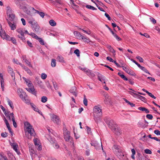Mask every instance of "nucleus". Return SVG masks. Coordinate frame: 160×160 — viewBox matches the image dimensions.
Wrapping results in <instances>:
<instances>
[{
  "instance_id": "obj_1",
  "label": "nucleus",
  "mask_w": 160,
  "mask_h": 160,
  "mask_svg": "<svg viewBox=\"0 0 160 160\" xmlns=\"http://www.w3.org/2000/svg\"><path fill=\"white\" fill-rule=\"evenodd\" d=\"M104 121L110 128L112 129H114L115 130L118 131V132L116 133L117 135L121 134V129L119 128H116L117 126L116 123L112 119L109 118H107L104 119Z\"/></svg>"
},
{
  "instance_id": "obj_2",
  "label": "nucleus",
  "mask_w": 160,
  "mask_h": 160,
  "mask_svg": "<svg viewBox=\"0 0 160 160\" xmlns=\"http://www.w3.org/2000/svg\"><path fill=\"white\" fill-rule=\"evenodd\" d=\"M22 90L19 88L18 89V93L19 97L22 100L25 102L26 103H29L30 102L29 100L28 99L27 95H26V93L22 92Z\"/></svg>"
},
{
  "instance_id": "obj_3",
  "label": "nucleus",
  "mask_w": 160,
  "mask_h": 160,
  "mask_svg": "<svg viewBox=\"0 0 160 160\" xmlns=\"http://www.w3.org/2000/svg\"><path fill=\"white\" fill-rule=\"evenodd\" d=\"M24 125L26 127V132L30 134L31 136H35V133L34 130L31 124L27 122L24 123Z\"/></svg>"
},
{
  "instance_id": "obj_4",
  "label": "nucleus",
  "mask_w": 160,
  "mask_h": 160,
  "mask_svg": "<svg viewBox=\"0 0 160 160\" xmlns=\"http://www.w3.org/2000/svg\"><path fill=\"white\" fill-rule=\"evenodd\" d=\"M91 144L92 146H93L97 149H100L101 147L103 150L102 142L100 141H99L98 142L97 141L92 140Z\"/></svg>"
},
{
  "instance_id": "obj_5",
  "label": "nucleus",
  "mask_w": 160,
  "mask_h": 160,
  "mask_svg": "<svg viewBox=\"0 0 160 160\" xmlns=\"http://www.w3.org/2000/svg\"><path fill=\"white\" fill-rule=\"evenodd\" d=\"M0 36L3 39H5L7 40H10V37L8 35H7L5 32L2 30L1 24H0Z\"/></svg>"
},
{
  "instance_id": "obj_6",
  "label": "nucleus",
  "mask_w": 160,
  "mask_h": 160,
  "mask_svg": "<svg viewBox=\"0 0 160 160\" xmlns=\"http://www.w3.org/2000/svg\"><path fill=\"white\" fill-rule=\"evenodd\" d=\"M16 4L20 9L25 10L27 9L28 5L24 2H17Z\"/></svg>"
},
{
  "instance_id": "obj_7",
  "label": "nucleus",
  "mask_w": 160,
  "mask_h": 160,
  "mask_svg": "<svg viewBox=\"0 0 160 160\" xmlns=\"http://www.w3.org/2000/svg\"><path fill=\"white\" fill-rule=\"evenodd\" d=\"M64 137L65 141L68 142L70 140H71L72 138L70 136V132L66 130L63 132Z\"/></svg>"
},
{
  "instance_id": "obj_8",
  "label": "nucleus",
  "mask_w": 160,
  "mask_h": 160,
  "mask_svg": "<svg viewBox=\"0 0 160 160\" xmlns=\"http://www.w3.org/2000/svg\"><path fill=\"white\" fill-rule=\"evenodd\" d=\"M79 68L85 72L87 75L90 77H93L95 76V74L91 72V71L90 70L87 68H82L80 67Z\"/></svg>"
},
{
  "instance_id": "obj_9",
  "label": "nucleus",
  "mask_w": 160,
  "mask_h": 160,
  "mask_svg": "<svg viewBox=\"0 0 160 160\" xmlns=\"http://www.w3.org/2000/svg\"><path fill=\"white\" fill-rule=\"evenodd\" d=\"M52 120L55 123L57 124H59L60 122V120L58 116L54 114L52 115L51 117Z\"/></svg>"
},
{
  "instance_id": "obj_10",
  "label": "nucleus",
  "mask_w": 160,
  "mask_h": 160,
  "mask_svg": "<svg viewBox=\"0 0 160 160\" xmlns=\"http://www.w3.org/2000/svg\"><path fill=\"white\" fill-rule=\"evenodd\" d=\"M93 110L94 113L99 114V116L102 115V109L98 106H95L93 108Z\"/></svg>"
},
{
  "instance_id": "obj_11",
  "label": "nucleus",
  "mask_w": 160,
  "mask_h": 160,
  "mask_svg": "<svg viewBox=\"0 0 160 160\" xmlns=\"http://www.w3.org/2000/svg\"><path fill=\"white\" fill-rule=\"evenodd\" d=\"M10 145L18 154H20V152L18 150V146L17 144L15 143H12L10 144Z\"/></svg>"
},
{
  "instance_id": "obj_12",
  "label": "nucleus",
  "mask_w": 160,
  "mask_h": 160,
  "mask_svg": "<svg viewBox=\"0 0 160 160\" xmlns=\"http://www.w3.org/2000/svg\"><path fill=\"white\" fill-rule=\"evenodd\" d=\"M112 148L115 154L122 150L120 146L116 144L113 145Z\"/></svg>"
},
{
  "instance_id": "obj_13",
  "label": "nucleus",
  "mask_w": 160,
  "mask_h": 160,
  "mask_svg": "<svg viewBox=\"0 0 160 160\" xmlns=\"http://www.w3.org/2000/svg\"><path fill=\"white\" fill-rule=\"evenodd\" d=\"M31 26L34 31L36 32H38L40 29V27L37 22H35L34 23L31 25Z\"/></svg>"
},
{
  "instance_id": "obj_14",
  "label": "nucleus",
  "mask_w": 160,
  "mask_h": 160,
  "mask_svg": "<svg viewBox=\"0 0 160 160\" xmlns=\"http://www.w3.org/2000/svg\"><path fill=\"white\" fill-rule=\"evenodd\" d=\"M25 89L29 92H31L33 94L36 96L37 92L35 91V89L34 88V87H32L31 88H26Z\"/></svg>"
},
{
  "instance_id": "obj_15",
  "label": "nucleus",
  "mask_w": 160,
  "mask_h": 160,
  "mask_svg": "<svg viewBox=\"0 0 160 160\" xmlns=\"http://www.w3.org/2000/svg\"><path fill=\"white\" fill-rule=\"evenodd\" d=\"M19 65L25 71H26L27 73L29 75L31 76L32 75V73L31 71L27 67L24 66L21 63H19Z\"/></svg>"
},
{
  "instance_id": "obj_16",
  "label": "nucleus",
  "mask_w": 160,
  "mask_h": 160,
  "mask_svg": "<svg viewBox=\"0 0 160 160\" xmlns=\"http://www.w3.org/2000/svg\"><path fill=\"white\" fill-rule=\"evenodd\" d=\"M116 155L120 159H122L123 157L125 158H126V156H124L123 153L122 152V150H121L116 153H115Z\"/></svg>"
},
{
  "instance_id": "obj_17",
  "label": "nucleus",
  "mask_w": 160,
  "mask_h": 160,
  "mask_svg": "<svg viewBox=\"0 0 160 160\" xmlns=\"http://www.w3.org/2000/svg\"><path fill=\"white\" fill-rule=\"evenodd\" d=\"M7 21L9 27L11 28L12 30H14L16 28V25L15 23L13 22L12 23L8 20L7 19Z\"/></svg>"
},
{
  "instance_id": "obj_18",
  "label": "nucleus",
  "mask_w": 160,
  "mask_h": 160,
  "mask_svg": "<svg viewBox=\"0 0 160 160\" xmlns=\"http://www.w3.org/2000/svg\"><path fill=\"white\" fill-rule=\"evenodd\" d=\"M8 72L11 74L12 77V79L13 80L15 79V74L14 73L13 71V69L10 67H8Z\"/></svg>"
},
{
  "instance_id": "obj_19",
  "label": "nucleus",
  "mask_w": 160,
  "mask_h": 160,
  "mask_svg": "<svg viewBox=\"0 0 160 160\" xmlns=\"http://www.w3.org/2000/svg\"><path fill=\"white\" fill-rule=\"evenodd\" d=\"M31 105L32 106V108L34 111L38 112L40 115H42V112L40 111L39 109L38 108H37L33 104H31Z\"/></svg>"
},
{
  "instance_id": "obj_20",
  "label": "nucleus",
  "mask_w": 160,
  "mask_h": 160,
  "mask_svg": "<svg viewBox=\"0 0 160 160\" xmlns=\"http://www.w3.org/2000/svg\"><path fill=\"white\" fill-rule=\"evenodd\" d=\"M74 34L76 37L78 39H82V37L83 36L82 35L80 32H78L77 31H75L74 32Z\"/></svg>"
},
{
  "instance_id": "obj_21",
  "label": "nucleus",
  "mask_w": 160,
  "mask_h": 160,
  "mask_svg": "<svg viewBox=\"0 0 160 160\" xmlns=\"http://www.w3.org/2000/svg\"><path fill=\"white\" fill-rule=\"evenodd\" d=\"M138 109L139 110L144 112L146 113H148L149 112V111L145 107H139L138 108Z\"/></svg>"
},
{
  "instance_id": "obj_22",
  "label": "nucleus",
  "mask_w": 160,
  "mask_h": 160,
  "mask_svg": "<svg viewBox=\"0 0 160 160\" xmlns=\"http://www.w3.org/2000/svg\"><path fill=\"white\" fill-rule=\"evenodd\" d=\"M76 88L75 87H72L70 90V92L72 93L75 97L77 96V94L76 92Z\"/></svg>"
},
{
  "instance_id": "obj_23",
  "label": "nucleus",
  "mask_w": 160,
  "mask_h": 160,
  "mask_svg": "<svg viewBox=\"0 0 160 160\" xmlns=\"http://www.w3.org/2000/svg\"><path fill=\"white\" fill-rule=\"evenodd\" d=\"M9 15V21H10L11 22L13 21L14 19L15 18V15L14 14L12 13L8 15Z\"/></svg>"
},
{
  "instance_id": "obj_24",
  "label": "nucleus",
  "mask_w": 160,
  "mask_h": 160,
  "mask_svg": "<svg viewBox=\"0 0 160 160\" xmlns=\"http://www.w3.org/2000/svg\"><path fill=\"white\" fill-rule=\"evenodd\" d=\"M57 60L61 62H64V58L63 57L61 56H58L57 58Z\"/></svg>"
},
{
  "instance_id": "obj_25",
  "label": "nucleus",
  "mask_w": 160,
  "mask_h": 160,
  "mask_svg": "<svg viewBox=\"0 0 160 160\" xmlns=\"http://www.w3.org/2000/svg\"><path fill=\"white\" fill-rule=\"evenodd\" d=\"M137 160H145V158L140 153H138V154L137 157Z\"/></svg>"
},
{
  "instance_id": "obj_26",
  "label": "nucleus",
  "mask_w": 160,
  "mask_h": 160,
  "mask_svg": "<svg viewBox=\"0 0 160 160\" xmlns=\"http://www.w3.org/2000/svg\"><path fill=\"white\" fill-rule=\"evenodd\" d=\"M118 75L122 79L124 80H128V78L121 72H119L118 73Z\"/></svg>"
},
{
  "instance_id": "obj_27",
  "label": "nucleus",
  "mask_w": 160,
  "mask_h": 160,
  "mask_svg": "<svg viewBox=\"0 0 160 160\" xmlns=\"http://www.w3.org/2000/svg\"><path fill=\"white\" fill-rule=\"evenodd\" d=\"M28 23L31 25H32L35 22H36L34 19L32 18H29L28 19Z\"/></svg>"
},
{
  "instance_id": "obj_28",
  "label": "nucleus",
  "mask_w": 160,
  "mask_h": 160,
  "mask_svg": "<svg viewBox=\"0 0 160 160\" xmlns=\"http://www.w3.org/2000/svg\"><path fill=\"white\" fill-rule=\"evenodd\" d=\"M82 39L84 40V42L87 43H89V42H91V41L89 38H86L83 36L82 37Z\"/></svg>"
},
{
  "instance_id": "obj_29",
  "label": "nucleus",
  "mask_w": 160,
  "mask_h": 160,
  "mask_svg": "<svg viewBox=\"0 0 160 160\" xmlns=\"http://www.w3.org/2000/svg\"><path fill=\"white\" fill-rule=\"evenodd\" d=\"M56 62L55 59H52L51 61V66L52 67H55L56 66Z\"/></svg>"
},
{
  "instance_id": "obj_30",
  "label": "nucleus",
  "mask_w": 160,
  "mask_h": 160,
  "mask_svg": "<svg viewBox=\"0 0 160 160\" xmlns=\"http://www.w3.org/2000/svg\"><path fill=\"white\" fill-rule=\"evenodd\" d=\"M48 139L49 141L51 143L53 144H54V143H56V141L54 139V138H52L50 137Z\"/></svg>"
},
{
  "instance_id": "obj_31",
  "label": "nucleus",
  "mask_w": 160,
  "mask_h": 160,
  "mask_svg": "<svg viewBox=\"0 0 160 160\" xmlns=\"http://www.w3.org/2000/svg\"><path fill=\"white\" fill-rule=\"evenodd\" d=\"M35 11L42 18H43L44 17L45 14L43 12H39V11L37 10H35Z\"/></svg>"
},
{
  "instance_id": "obj_32",
  "label": "nucleus",
  "mask_w": 160,
  "mask_h": 160,
  "mask_svg": "<svg viewBox=\"0 0 160 160\" xmlns=\"http://www.w3.org/2000/svg\"><path fill=\"white\" fill-rule=\"evenodd\" d=\"M49 23L52 26H55L56 25V23L52 19L49 21Z\"/></svg>"
},
{
  "instance_id": "obj_33",
  "label": "nucleus",
  "mask_w": 160,
  "mask_h": 160,
  "mask_svg": "<svg viewBox=\"0 0 160 160\" xmlns=\"http://www.w3.org/2000/svg\"><path fill=\"white\" fill-rule=\"evenodd\" d=\"M127 73L132 76H135L136 75L134 71L131 69H129Z\"/></svg>"
},
{
  "instance_id": "obj_34",
  "label": "nucleus",
  "mask_w": 160,
  "mask_h": 160,
  "mask_svg": "<svg viewBox=\"0 0 160 160\" xmlns=\"http://www.w3.org/2000/svg\"><path fill=\"white\" fill-rule=\"evenodd\" d=\"M7 12L8 15L12 13L11 9L9 7H7Z\"/></svg>"
},
{
  "instance_id": "obj_35",
  "label": "nucleus",
  "mask_w": 160,
  "mask_h": 160,
  "mask_svg": "<svg viewBox=\"0 0 160 160\" xmlns=\"http://www.w3.org/2000/svg\"><path fill=\"white\" fill-rule=\"evenodd\" d=\"M18 37L20 38L21 39L23 42H25V38L24 37V35H18Z\"/></svg>"
},
{
  "instance_id": "obj_36",
  "label": "nucleus",
  "mask_w": 160,
  "mask_h": 160,
  "mask_svg": "<svg viewBox=\"0 0 160 160\" xmlns=\"http://www.w3.org/2000/svg\"><path fill=\"white\" fill-rule=\"evenodd\" d=\"M7 101L8 103V104L9 105V106L10 107L12 108L13 109L14 108L12 102V101L9 100V99L8 98L7 99Z\"/></svg>"
},
{
  "instance_id": "obj_37",
  "label": "nucleus",
  "mask_w": 160,
  "mask_h": 160,
  "mask_svg": "<svg viewBox=\"0 0 160 160\" xmlns=\"http://www.w3.org/2000/svg\"><path fill=\"white\" fill-rule=\"evenodd\" d=\"M131 151L132 152V154L131 155V158L133 159H134L135 158V157H134V155L136 153V152L134 148H132L131 149Z\"/></svg>"
},
{
  "instance_id": "obj_38",
  "label": "nucleus",
  "mask_w": 160,
  "mask_h": 160,
  "mask_svg": "<svg viewBox=\"0 0 160 160\" xmlns=\"http://www.w3.org/2000/svg\"><path fill=\"white\" fill-rule=\"evenodd\" d=\"M86 7L88 9H91L93 10H97V8H94V7H93L91 5H87L86 6Z\"/></svg>"
},
{
  "instance_id": "obj_39",
  "label": "nucleus",
  "mask_w": 160,
  "mask_h": 160,
  "mask_svg": "<svg viewBox=\"0 0 160 160\" xmlns=\"http://www.w3.org/2000/svg\"><path fill=\"white\" fill-rule=\"evenodd\" d=\"M17 31L20 34V35H24V32L23 30L21 28H19L17 30Z\"/></svg>"
},
{
  "instance_id": "obj_40",
  "label": "nucleus",
  "mask_w": 160,
  "mask_h": 160,
  "mask_svg": "<svg viewBox=\"0 0 160 160\" xmlns=\"http://www.w3.org/2000/svg\"><path fill=\"white\" fill-rule=\"evenodd\" d=\"M121 67L122 68L123 70L127 72L128 70H129V68L128 67H124V66H123V64H122Z\"/></svg>"
},
{
  "instance_id": "obj_41",
  "label": "nucleus",
  "mask_w": 160,
  "mask_h": 160,
  "mask_svg": "<svg viewBox=\"0 0 160 160\" xmlns=\"http://www.w3.org/2000/svg\"><path fill=\"white\" fill-rule=\"evenodd\" d=\"M48 100L46 96H43L41 98V101L43 103L46 102Z\"/></svg>"
},
{
  "instance_id": "obj_42",
  "label": "nucleus",
  "mask_w": 160,
  "mask_h": 160,
  "mask_svg": "<svg viewBox=\"0 0 160 160\" xmlns=\"http://www.w3.org/2000/svg\"><path fill=\"white\" fill-rule=\"evenodd\" d=\"M83 102L85 106H87L88 105V100L86 98L85 95L84 96Z\"/></svg>"
},
{
  "instance_id": "obj_43",
  "label": "nucleus",
  "mask_w": 160,
  "mask_h": 160,
  "mask_svg": "<svg viewBox=\"0 0 160 160\" xmlns=\"http://www.w3.org/2000/svg\"><path fill=\"white\" fill-rule=\"evenodd\" d=\"M79 29L80 30H82L84 32L86 33H87L88 35H90L91 34V31L89 29H88V31H86V30H84V29H82L81 28H80Z\"/></svg>"
},
{
  "instance_id": "obj_44",
  "label": "nucleus",
  "mask_w": 160,
  "mask_h": 160,
  "mask_svg": "<svg viewBox=\"0 0 160 160\" xmlns=\"http://www.w3.org/2000/svg\"><path fill=\"white\" fill-rule=\"evenodd\" d=\"M74 53L76 54L78 57L80 56V51L79 49H76L74 51Z\"/></svg>"
},
{
  "instance_id": "obj_45",
  "label": "nucleus",
  "mask_w": 160,
  "mask_h": 160,
  "mask_svg": "<svg viewBox=\"0 0 160 160\" xmlns=\"http://www.w3.org/2000/svg\"><path fill=\"white\" fill-rule=\"evenodd\" d=\"M29 35L31 36L32 38L36 39H37V38H38V36L33 33L31 32L30 34Z\"/></svg>"
},
{
  "instance_id": "obj_46",
  "label": "nucleus",
  "mask_w": 160,
  "mask_h": 160,
  "mask_svg": "<svg viewBox=\"0 0 160 160\" xmlns=\"http://www.w3.org/2000/svg\"><path fill=\"white\" fill-rule=\"evenodd\" d=\"M37 39H38V40L39 42L42 45H44V42L42 39L40 38H37Z\"/></svg>"
},
{
  "instance_id": "obj_47",
  "label": "nucleus",
  "mask_w": 160,
  "mask_h": 160,
  "mask_svg": "<svg viewBox=\"0 0 160 160\" xmlns=\"http://www.w3.org/2000/svg\"><path fill=\"white\" fill-rule=\"evenodd\" d=\"M8 134L6 132H2L1 134V136L2 137L5 138L8 137Z\"/></svg>"
},
{
  "instance_id": "obj_48",
  "label": "nucleus",
  "mask_w": 160,
  "mask_h": 160,
  "mask_svg": "<svg viewBox=\"0 0 160 160\" xmlns=\"http://www.w3.org/2000/svg\"><path fill=\"white\" fill-rule=\"evenodd\" d=\"M136 58L138 59L140 62H143V58L139 56H137L136 57Z\"/></svg>"
},
{
  "instance_id": "obj_49",
  "label": "nucleus",
  "mask_w": 160,
  "mask_h": 160,
  "mask_svg": "<svg viewBox=\"0 0 160 160\" xmlns=\"http://www.w3.org/2000/svg\"><path fill=\"white\" fill-rule=\"evenodd\" d=\"M144 152L146 154H151L152 153L151 151L148 149H145Z\"/></svg>"
},
{
  "instance_id": "obj_50",
  "label": "nucleus",
  "mask_w": 160,
  "mask_h": 160,
  "mask_svg": "<svg viewBox=\"0 0 160 160\" xmlns=\"http://www.w3.org/2000/svg\"><path fill=\"white\" fill-rule=\"evenodd\" d=\"M138 99H139L140 100H141L142 101L144 102L145 101H146V99L144 97H142L141 96H140L139 95V96H138Z\"/></svg>"
},
{
  "instance_id": "obj_51",
  "label": "nucleus",
  "mask_w": 160,
  "mask_h": 160,
  "mask_svg": "<svg viewBox=\"0 0 160 160\" xmlns=\"http://www.w3.org/2000/svg\"><path fill=\"white\" fill-rule=\"evenodd\" d=\"M25 62L27 64L29 67H31V68L32 67V65H31V62H29L28 60H26Z\"/></svg>"
},
{
  "instance_id": "obj_52",
  "label": "nucleus",
  "mask_w": 160,
  "mask_h": 160,
  "mask_svg": "<svg viewBox=\"0 0 160 160\" xmlns=\"http://www.w3.org/2000/svg\"><path fill=\"white\" fill-rule=\"evenodd\" d=\"M141 69H142L143 71H144L146 73H147L149 74H150V73L144 67H142Z\"/></svg>"
},
{
  "instance_id": "obj_53",
  "label": "nucleus",
  "mask_w": 160,
  "mask_h": 160,
  "mask_svg": "<svg viewBox=\"0 0 160 160\" xmlns=\"http://www.w3.org/2000/svg\"><path fill=\"white\" fill-rule=\"evenodd\" d=\"M31 148H30V147H29L30 154L31 155H33L34 154V152L33 150L32 149V146H31Z\"/></svg>"
},
{
  "instance_id": "obj_54",
  "label": "nucleus",
  "mask_w": 160,
  "mask_h": 160,
  "mask_svg": "<svg viewBox=\"0 0 160 160\" xmlns=\"http://www.w3.org/2000/svg\"><path fill=\"white\" fill-rule=\"evenodd\" d=\"M10 40H11L12 42L14 44H16L17 43L16 40L15 38L14 37H12L11 38Z\"/></svg>"
},
{
  "instance_id": "obj_55",
  "label": "nucleus",
  "mask_w": 160,
  "mask_h": 160,
  "mask_svg": "<svg viewBox=\"0 0 160 160\" xmlns=\"http://www.w3.org/2000/svg\"><path fill=\"white\" fill-rule=\"evenodd\" d=\"M147 118L151 120L153 118V116L152 115L150 114H148L146 116Z\"/></svg>"
},
{
  "instance_id": "obj_56",
  "label": "nucleus",
  "mask_w": 160,
  "mask_h": 160,
  "mask_svg": "<svg viewBox=\"0 0 160 160\" xmlns=\"http://www.w3.org/2000/svg\"><path fill=\"white\" fill-rule=\"evenodd\" d=\"M47 77V75L44 73H42L41 74V78L43 79H45Z\"/></svg>"
},
{
  "instance_id": "obj_57",
  "label": "nucleus",
  "mask_w": 160,
  "mask_h": 160,
  "mask_svg": "<svg viewBox=\"0 0 160 160\" xmlns=\"http://www.w3.org/2000/svg\"><path fill=\"white\" fill-rule=\"evenodd\" d=\"M114 36L118 41L122 40V39L120 37H119L116 34Z\"/></svg>"
},
{
  "instance_id": "obj_58",
  "label": "nucleus",
  "mask_w": 160,
  "mask_h": 160,
  "mask_svg": "<svg viewBox=\"0 0 160 160\" xmlns=\"http://www.w3.org/2000/svg\"><path fill=\"white\" fill-rule=\"evenodd\" d=\"M12 121L14 127L15 128H16L17 127V125L16 122H15V118H13L12 119Z\"/></svg>"
},
{
  "instance_id": "obj_59",
  "label": "nucleus",
  "mask_w": 160,
  "mask_h": 160,
  "mask_svg": "<svg viewBox=\"0 0 160 160\" xmlns=\"http://www.w3.org/2000/svg\"><path fill=\"white\" fill-rule=\"evenodd\" d=\"M22 78L26 82L27 84L29 82H30V81L29 80L26 78H25L24 77H23Z\"/></svg>"
},
{
  "instance_id": "obj_60",
  "label": "nucleus",
  "mask_w": 160,
  "mask_h": 160,
  "mask_svg": "<svg viewBox=\"0 0 160 160\" xmlns=\"http://www.w3.org/2000/svg\"><path fill=\"white\" fill-rule=\"evenodd\" d=\"M147 94L149 96L154 99H155L156 98V97H155L150 92H148Z\"/></svg>"
},
{
  "instance_id": "obj_61",
  "label": "nucleus",
  "mask_w": 160,
  "mask_h": 160,
  "mask_svg": "<svg viewBox=\"0 0 160 160\" xmlns=\"http://www.w3.org/2000/svg\"><path fill=\"white\" fill-rule=\"evenodd\" d=\"M154 133L157 135H160V131L158 130H155L154 131Z\"/></svg>"
},
{
  "instance_id": "obj_62",
  "label": "nucleus",
  "mask_w": 160,
  "mask_h": 160,
  "mask_svg": "<svg viewBox=\"0 0 160 160\" xmlns=\"http://www.w3.org/2000/svg\"><path fill=\"white\" fill-rule=\"evenodd\" d=\"M55 2L57 3H58L60 5H62L63 4V3L61 1V0H55Z\"/></svg>"
},
{
  "instance_id": "obj_63",
  "label": "nucleus",
  "mask_w": 160,
  "mask_h": 160,
  "mask_svg": "<svg viewBox=\"0 0 160 160\" xmlns=\"http://www.w3.org/2000/svg\"><path fill=\"white\" fill-rule=\"evenodd\" d=\"M109 51L112 53L113 54H115V50L112 48L111 47L109 49Z\"/></svg>"
},
{
  "instance_id": "obj_64",
  "label": "nucleus",
  "mask_w": 160,
  "mask_h": 160,
  "mask_svg": "<svg viewBox=\"0 0 160 160\" xmlns=\"http://www.w3.org/2000/svg\"><path fill=\"white\" fill-rule=\"evenodd\" d=\"M86 129L87 130V131L88 134L91 133V128L88 127L87 126H86Z\"/></svg>"
}]
</instances>
